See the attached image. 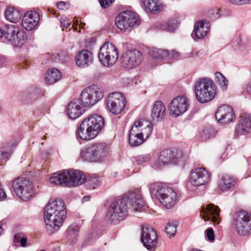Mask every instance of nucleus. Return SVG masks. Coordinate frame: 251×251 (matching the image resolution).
Masks as SVG:
<instances>
[{"mask_svg": "<svg viewBox=\"0 0 251 251\" xmlns=\"http://www.w3.org/2000/svg\"><path fill=\"white\" fill-rule=\"evenodd\" d=\"M16 145L14 142H6L4 144L0 151V159H4L11 156Z\"/></svg>", "mask_w": 251, "mask_h": 251, "instance_id": "obj_36", "label": "nucleus"}, {"mask_svg": "<svg viewBox=\"0 0 251 251\" xmlns=\"http://www.w3.org/2000/svg\"><path fill=\"white\" fill-rule=\"evenodd\" d=\"M27 239L25 237H21L20 242L22 247H25L26 244Z\"/></svg>", "mask_w": 251, "mask_h": 251, "instance_id": "obj_58", "label": "nucleus"}, {"mask_svg": "<svg viewBox=\"0 0 251 251\" xmlns=\"http://www.w3.org/2000/svg\"><path fill=\"white\" fill-rule=\"evenodd\" d=\"M187 157L181 151L174 149H165L162 151L158 156V163L160 166L169 164L183 165Z\"/></svg>", "mask_w": 251, "mask_h": 251, "instance_id": "obj_7", "label": "nucleus"}, {"mask_svg": "<svg viewBox=\"0 0 251 251\" xmlns=\"http://www.w3.org/2000/svg\"><path fill=\"white\" fill-rule=\"evenodd\" d=\"M129 210L123 196L113 201L109 206L107 217L114 225L118 224L127 215Z\"/></svg>", "mask_w": 251, "mask_h": 251, "instance_id": "obj_6", "label": "nucleus"}, {"mask_svg": "<svg viewBox=\"0 0 251 251\" xmlns=\"http://www.w3.org/2000/svg\"><path fill=\"white\" fill-rule=\"evenodd\" d=\"M109 153L110 147L106 143H95L83 149L80 152V157L87 162H98L106 159Z\"/></svg>", "mask_w": 251, "mask_h": 251, "instance_id": "obj_3", "label": "nucleus"}, {"mask_svg": "<svg viewBox=\"0 0 251 251\" xmlns=\"http://www.w3.org/2000/svg\"><path fill=\"white\" fill-rule=\"evenodd\" d=\"M143 4L146 10L154 13L160 10L162 4L159 0H144Z\"/></svg>", "mask_w": 251, "mask_h": 251, "instance_id": "obj_33", "label": "nucleus"}, {"mask_svg": "<svg viewBox=\"0 0 251 251\" xmlns=\"http://www.w3.org/2000/svg\"><path fill=\"white\" fill-rule=\"evenodd\" d=\"M104 126L102 116L97 114L89 116L81 123L77 130V136L82 140H90L98 135Z\"/></svg>", "mask_w": 251, "mask_h": 251, "instance_id": "obj_2", "label": "nucleus"}, {"mask_svg": "<svg viewBox=\"0 0 251 251\" xmlns=\"http://www.w3.org/2000/svg\"><path fill=\"white\" fill-rule=\"evenodd\" d=\"M103 97V91L96 85L86 87L81 92L79 100L81 105L89 107L95 105Z\"/></svg>", "mask_w": 251, "mask_h": 251, "instance_id": "obj_8", "label": "nucleus"}, {"mask_svg": "<svg viewBox=\"0 0 251 251\" xmlns=\"http://www.w3.org/2000/svg\"><path fill=\"white\" fill-rule=\"evenodd\" d=\"M195 93L197 100L204 103L214 98L216 94V86L210 79L202 78L196 83Z\"/></svg>", "mask_w": 251, "mask_h": 251, "instance_id": "obj_5", "label": "nucleus"}, {"mask_svg": "<svg viewBox=\"0 0 251 251\" xmlns=\"http://www.w3.org/2000/svg\"><path fill=\"white\" fill-rule=\"evenodd\" d=\"M42 94L40 88L37 87H32L29 89V97L32 100H35L39 98Z\"/></svg>", "mask_w": 251, "mask_h": 251, "instance_id": "obj_42", "label": "nucleus"}, {"mask_svg": "<svg viewBox=\"0 0 251 251\" xmlns=\"http://www.w3.org/2000/svg\"><path fill=\"white\" fill-rule=\"evenodd\" d=\"M143 60L142 53L137 50H128L124 52L121 58V63L122 67L130 69L139 65Z\"/></svg>", "mask_w": 251, "mask_h": 251, "instance_id": "obj_15", "label": "nucleus"}, {"mask_svg": "<svg viewBox=\"0 0 251 251\" xmlns=\"http://www.w3.org/2000/svg\"><path fill=\"white\" fill-rule=\"evenodd\" d=\"M4 37V28L2 29L0 28V38Z\"/></svg>", "mask_w": 251, "mask_h": 251, "instance_id": "obj_63", "label": "nucleus"}, {"mask_svg": "<svg viewBox=\"0 0 251 251\" xmlns=\"http://www.w3.org/2000/svg\"><path fill=\"white\" fill-rule=\"evenodd\" d=\"M189 102L184 96H178L175 98L170 102L169 108L170 114L175 117H178L188 109Z\"/></svg>", "mask_w": 251, "mask_h": 251, "instance_id": "obj_17", "label": "nucleus"}, {"mask_svg": "<svg viewBox=\"0 0 251 251\" xmlns=\"http://www.w3.org/2000/svg\"><path fill=\"white\" fill-rule=\"evenodd\" d=\"M60 53L54 54L51 56V59L55 62L59 61Z\"/></svg>", "mask_w": 251, "mask_h": 251, "instance_id": "obj_60", "label": "nucleus"}, {"mask_svg": "<svg viewBox=\"0 0 251 251\" xmlns=\"http://www.w3.org/2000/svg\"><path fill=\"white\" fill-rule=\"evenodd\" d=\"M50 180L51 183L67 186V177L65 174V170L61 173H55L52 174Z\"/></svg>", "mask_w": 251, "mask_h": 251, "instance_id": "obj_35", "label": "nucleus"}, {"mask_svg": "<svg viewBox=\"0 0 251 251\" xmlns=\"http://www.w3.org/2000/svg\"><path fill=\"white\" fill-rule=\"evenodd\" d=\"M75 60L78 67L86 68L93 63V55L92 53L88 50H82L77 53Z\"/></svg>", "mask_w": 251, "mask_h": 251, "instance_id": "obj_24", "label": "nucleus"}, {"mask_svg": "<svg viewBox=\"0 0 251 251\" xmlns=\"http://www.w3.org/2000/svg\"><path fill=\"white\" fill-rule=\"evenodd\" d=\"M85 25V23L81 22L79 24V27H80V28H83Z\"/></svg>", "mask_w": 251, "mask_h": 251, "instance_id": "obj_64", "label": "nucleus"}, {"mask_svg": "<svg viewBox=\"0 0 251 251\" xmlns=\"http://www.w3.org/2000/svg\"><path fill=\"white\" fill-rule=\"evenodd\" d=\"M68 4L64 1H59L57 3L56 6L57 8L61 10H64L65 9H67Z\"/></svg>", "mask_w": 251, "mask_h": 251, "instance_id": "obj_54", "label": "nucleus"}, {"mask_svg": "<svg viewBox=\"0 0 251 251\" xmlns=\"http://www.w3.org/2000/svg\"><path fill=\"white\" fill-rule=\"evenodd\" d=\"M217 131L212 127H206L200 133V139L201 141H206L215 137Z\"/></svg>", "mask_w": 251, "mask_h": 251, "instance_id": "obj_40", "label": "nucleus"}, {"mask_svg": "<svg viewBox=\"0 0 251 251\" xmlns=\"http://www.w3.org/2000/svg\"><path fill=\"white\" fill-rule=\"evenodd\" d=\"M246 91L249 95H251V81L248 84Z\"/></svg>", "mask_w": 251, "mask_h": 251, "instance_id": "obj_61", "label": "nucleus"}, {"mask_svg": "<svg viewBox=\"0 0 251 251\" xmlns=\"http://www.w3.org/2000/svg\"><path fill=\"white\" fill-rule=\"evenodd\" d=\"M151 56L156 62H160L163 59L166 58V55L168 54V50H162L155 48L151 49L149 52Z\"/></svg>", "mask_w": 251, "mask_h": 251, "instance_id": "obj_34", "label": "nucleus"}, {"mask_svg": "<svg viewBox=\"0 0 251 251\" xmlns=\"http://www.w3.org/2000/svg\"><path fill=\"white\" fill-rule=\"evenodd\" d=\"M150 191L151 195L158 199L167 209H171L175 205L176 194L172 189L161 183L156 182L150 185Z\"/></svg>", "mask_w": 251, "mask_h": 251, "instance_id": "obj_4", "label": "nucleus"}, {"mask_svg": "<svg viewBox=\"0 0 251 251\" xmlns=\"http://www.w3.org/2000/svg\"><path fill=\"white\" fill-rule=\"evenodd\" d=\"M122 196L126 204H129L128 209L131 211L140 210L145 205V201L139 189L134 190Z\"/></svg>", "mask_w": 251, "mask_h": 251, "instance_id": "obj_16", "label": "nucleus"}, {"mask_svg": "<svg viewBox=\"0 0 251 251\" xmlns=\"http://www.w3.org/2000/svg\"><path fill=\"white\" fill-rule=\"evenodd\" d=\"M220 208L210 203L201 207L200 216L205 221L211 220L214 224H218L220 223Z\"/></svg>", "mask_w": 251, "mask_h": 251, "instance_id": "obj_19", "label": "nucleus"}, {"mask_svg": "<svg viewBox=\"0 0 251 251\" xmlns=\"http://www.w3.org/2000/svg\"><path fill=\"white\" fill-rule=\"evenodd\" d=\"M134 125H137V128L143 138L144 136L147 138L152 132L151 123L144 119H140L136 121Z\"/></svg>", "mask_w": 251, "mask_h": 251, "instance_id": "obj_30", "label": "nucleus"}, {"mask_svg": "<svg viewBox=\"0 0 251 251\" xmlns=\"http://www.w3.org/2000/svg\"><path fill=\"white\" fill-rule=\"evenodd\" d=\"M65 174L67 177V186L75 187L82 184L84 183L85 176L78 170H65Z\"/></svg>", "mask_w": 251, "mask_h": 251, "instance_id": "obj_22", "label": "nucleus"}, {"mask_svg": "<svg viewBox=\"0 0 251 251\" xmlns=\"http://www.w3.org/2000/svg\"><path fill=\"white\" fill-rule=\"evenodd\" d=\"M205 55V53L202 50L200 51H196L193 50L191 52L186 53L184 56L183 58H199L201 59Z\"/></svg>", "mask_w": 251, "mask_h": 251, "instance_id": "obj_43", "label": "nucleus"}, {"mask_svg": "<svg viewBox=\"0 0 251 251\" xmlns=\"http://www.w3.org/2000/svg\"><path fill=\"white\" fill-rule=\"evenodd\" d=\"M43 213L47 228L58 230L67 214L64 201L61 199H56L49 202L45 207Z\"/></svg>", "mask_w": 251, "mask_h": 251, "instance_id": "obj_1", "label": "nucleus"}, {"mask_svg": "<svg viewBox=\"0 0 251 251\" xmlns=\"http://www.w3.org/2000/svg\"><path fill=\"white\" fill-rule=\"evenodd\" d=\"M179 24V22L177 18L173 17L167 22L162 24L161 27L163 30L173 32L177 28Z\"/></svg>", "mask_w": 251, "mask_h": 251, "instance_id": "obj_38", "label": "nucleus"}, {"mask_svg": "<svg viewBox=\"0 0 251 251\" xmlns=\"http://www.w3.org/2000/svg\"><path fill=\"white\" fill-rule=\"evenodd\" d=\"M90 199V197L89 196H85L82 199V201L83 202L84 201H89Z\"/></svg>", "mask_w": 251, "mask_h": 251, "instance_id": "obj_62", "label": "nucleus"}, {"mask_svg": "<svg viewBox=\"0 0 251 251\" xmlns=\"http://www.w3.org/2000/svg\"><path fill=\"white\" fill-rule=\"evenodd\" d=\"M207 14L209 18L212 20L218 19L221 15V13L216 7L210 9L208 11Z\"/></svg>", "mask_w": 251, "mask_h": 251, "instance_id": "obj_46", "label": "nucleus"}, {"mask_svg": "<svg viewBox=\"0 0 251 251\" xmlns=\"http://www.w3.org/2000/svg\"><path fill=\"white\" fill-rule=\"evenodd\" d=\"M234 184L235 180L233 178L225 176L221 178L218 187L221 191H225L233 187Z\"/></svg>", "mask_w": 251, "mask_h": 251, "instance_id": "obj_37", "label": "nucleus"}, {"mask_svg": "<svg viewBox=\"0 0 251 251\" xmlns=\"http://www.w3.org/2000/svg\"><path fill=\"white\" fill-rule=\"evenodd\" d=\"M166 116V108L160 100L155 101L151 110V117L154 122L161 121Z\"/></svg>", "mask_w": 251, "mask_h": 251, "instance_id": "obj_26", "label": "nucleus"}, {"mask_svg": "<svg viewBox=\"0 0 251 251\" xmlns=\"http://www.w3.org/2000/svg\"><path fill=\"white\" fill-rule=\"evenodd\" d=\"M79 100L74 99L68 104L67 113L70 119H75L82 114Z\"/></svg>", "mask_w": 251, "mask_h": 251, "instance_id": "obj_28", "label": "nucleus"}, {"mask_svg": "<svg viewBox=\"0 0 251 251\" xmlns=\"http://www.w3.org/2000/svg\"><path fill=\"white\" fill-rule=\"evenodd\" d=\"M67 56L66 55L65 52H61L60 53V58H59V61L63 62L66 59Z\"/></svg>", "mask_w": 251, "mask_h": 251, "instance_id": "obj_57", "label": "nucleus"}, {"mask_svg": "<svg viewBox=\"0 0 251 251\" xmlns=\"http://www.w3.org/2000/svg\"><path fill=\"white\" fill-rule=\"evenodd\" d=\"M166 58L169 60L174 59H183V56H179V53L178 52L175 50H168V54L166 55Z\"/></svg>", "mask_w": 251, "mask_h": 251, "instance_id": "obj_47", "label": "nucleus"}, {"mask_svg": "<svg viewBox=\"0 0 251 251\" xmlns=\"http://www.w3.org/2000/svg\"><path fill=\"white\" fill-rule=\"evenodd\" d=\"M235 117L232 107L226 105L220 106L215 113L216 119L218 123L221 124H229L233 121Z\"/></svg>", "mask_w": 251, "mask_h": 251, "instance_id": "obj_21", "label": "nucleus"}, {"mask_svg": "<svg viewBox=\"0 0 251 251\" xmlns=\"http://www.w3.org/2000/svg\"><path fill=\"white\" fill-rule=\"evenodd\" d=\"M228 1L231 4L237 5L251 4V0H228Z\"/></svg>", "mask_w": 251, "mask_h": 251, "instance_id": "obj_49", "label": "nucleus"}, {"mask_svg": "<svg viewBox=\"0 0 251 251\" xmlns=\"http://www.w3.org/2000/svg\"><path fill=\"white\" fill-rule=\"evenodd\" d=\"M120 81L122 84L126 86L133 85L134 82L132 79H130L129 78L127 77L121 78Z\"/></svg>", "mask_w": 251, "mask_h": 251, "instance_id": "obj_50", "label": "nucleus"}, {"mask_svg": "<svg viewBox=\"0 0 251 251\" xmlns=\"http://www.w3.org/2000/svg\"><path fill=\"white\" fill-rule=\"evenodd\" d=\"M60 23L62 25L66 28H68L70 26L71 22L70 19H67L66 17H61L60 18Z\"/></svg>", "mask_w": 251, "mask_h": 251, "instance_id": "obj_51", "label": "nucleus"}, {"mask_svg": "<svg viewBox=\"0 0 251 251\" xmlns=\"http://www.w3.org/2000/svg\"><path fill=\"white\" fill-rule=\"evenodd\" d=\"M228 81L226 78V80H222L218 84L220 86L221 88L223 90H226L227 87Z\"/></svg>", "mask_w": 251, "mask_h": 251, "instance_id": "obj_55", "label": "nucleus"}, {"mask_svg": "<svg viewBox=\"0 0 251 251\" xmlns=\"http://www.w3.org/2000/svg\"><path fill=\"white\" fill-rule=\"evenodd\" d=\"M4 15L8 21L12 23H17L20 20L22 14L18 10L8 7L5 10Z\"/></svg>", "mask_w": 251, "mask_h": 251, "instance_id": "obj_31", "label": "nucleus"}, {"mask_svg": "<svg viewBox=\"0 0 251 251\" xmlns=\"http://www.w3.org/2000/svg\"><path fill=\"white\" fill-rule=\"evenodd\" d=\"M115 24L121 30L128 31L134 26L139 25V16L131 11H123L116 17Z\"/></svg>", "mask_w": 251, "mask_h": 251, "instance_id": "obj_10", "label": "nucleus"}, {"mask_svg": "<svg viewBox=\"0 0 251 251\" xmlns=\"http://www.w3.org/2000/svg\"><path fill=\"white\" fill-rule=\"evenodd\" d=\"M151 158L150 153H145L137 155L135 157V161L138 164H142L148 162Z\"/></svg>", "mask_w": 251, "mask_h": 251, "instance_id": "obj_44", "label": "nucleus"}, {"mask_svg": "<svg viewBox=\"0 0 251 251\" xmlns=\"http://www.w3.org/2000/svg\"><path fill=\"white\" fill-rule=\"evenodd\" d=\"M6 197L5 192L2 188V185L0 183V201L4 200Z\"/></svg>", "mask_w": 251, "mask_h": 251, "instance_id": "obj_56", "label": "nucleus"}, {"mask_svg": "<svg viewBox=\"0 0 251 251\" xmlns=\"http://www.w3.org/2000/svg\"><path fill=\"white\" fill-rule=\"evenodd\" d=\"M61 77L60 71L54 68L49 69L46 74L45 80L47 83L53 84L58 81Z\"/></svg>", "mask_w": 251, "mask_h": 251, "instance_id": "obj_32", "label": "nucleus"}, {"mask_svg": "<svg viewBox=\"0 0 251 251\" xmlns=\"http://www.w3.org/2000/svg\"><path fill=\"white\" fill-rule=\"evenodd\" d=\"M4 37L12 45L16 47L24 45L27 37L23 30L12 25H6L4 27Z\"/></svg>", "mask_w": 251, "mask_h": 251, "instance_id": "obj_9", "label": "nucleus"}, {"mask_svg": "<svg viewBox=\"0 0 251 251\" xmlns=\"http://www.w3.org/2000/svg\"><path fill=\"white\" fill-rule=\"evenodd\" d=\"M141 240L144 246L149 250H154L157 243L156 231L148 226H142Z\"/></svg>", "mask_w": 251, "mask_h": 251, "instance_id": "obj_18", "label": "nucleus"}, {"mask_svg": "<svg viewBox=\"0 0 251 251\" xmlns=\"http://www.w3.org/2000/svg\"><path fill=\"white\" fill-rule=\"evenodd\" d=\"M21 235L19 233H17L14 235V242L19 243L21 239Z\"/></svg>", "mask_w": 251, "mask_h": 251, "instance_id": "obj_59", "label": "nucleus"}, {"mask_svg": "<svg viewBox=\"0 0 251 251\" xmlns=\"http://www.w3.org/2000/svg\"><path fill=\"white\" fill-rule=\"evenodd\" d=\"M214 75L215 81L218 84L222 80H226V77L220 72H216Z\"/></svg>", "mask_w": 251, "mask_h": 251, "instance_id": "obj_53", "label": "nucleus"}, {"mask_svg": "<svg viewBox=\"0 0 251 251\" xmlns=\"http://www.w3.org/2000/svg\"><path fill=\"white\" fill-rule=\"evenodd\" d=\"M40 20V16L35 11L27 12L22 19L23 27L26 30L31 31L37 25Z\"/></svg>", "mask_w": 251, "mask_h": 251, "instance_id": "obj_23", "label": "nucleus"}, {"mask_svg": "<svg viewBox=\"0 0 251 251\" xmlns=\"http://www.w3.org/2000/svg\"><path fill=\"white\" fill-rule=\"evenodd\" d=\"M13 188L17 196L24 201H28L33 194L32 183L24 177H17L13 180Z\"/></svg>", "mask_w": 251, "mask_h": 251, "instance_id": "obj_11", "label": "nucleus"}, {"mask_svg": "<svg viewBox=\"0 0 251 251\" xmlns=\"http://www.w3.org/2000/svg\"><path fill=\"white\" fill-rule=\"evenodd\" d=\"M144 139L141 135L137 125H133L128 135V143L131 147H137L143 143Z\"/></svg>", "mask_w": 251, "mask_h": 251, "instance_id": "obj_29", "label": "nucleus"}, {"mask_svg": "<svg viewBox=\"0 0 251 251\" xmlns=\"http://www.w3.org/2000/svg\"><path fill=\"white\" fill-rule=\"evenodd\" d=\"M118 52L116 47L111 43H105L100 48L99 59L106 67L112 66L117 61Z\"/></svg>", "mask_w": 251, "mask_h": 251, "instance_id": "obj_12", "label": "nucleus"}, {"mask_svg": "<svg viewBox=\"0 0 251 251\" xmlns=\"http://www.w3.org/2000/svg\"><path fill=\"white\" fill-rule=\"evenodd\" d=\"M114 0H99L100 4L101 7L106 8L108 7Z\"/></svg>", "mask_w": 251, "mask_h": 251, "instance_id": "obj_52", "label": "nucleus"}, {"mask_svg": "<svg viewBox=\"0 0 251 251\" xmlns=\"http://www.w3.org/2000/svg\"><path fill=\"white\" fill-rule=\"evenodd\" d=\"M251 132V115L242 117L239 124L236 127V135H246Z\"/></svg>", "mask_w": 251, "mask_h": 251, "instance_id": "obj_27", "label": "nucleus"}, {"mask_svg": "<svg viewBox=\"0 0 251 251\" xmlns=\"http://www.w3.org/2000/svg\"><path fill=\"white\" fill-rule=\"evenodd\" d=\"M206 237L210 242H213L215 239L214 230L212 228H208L205 231Z\"/></svg>", "mask_w": 251, "mask_h": 251, "instance_id": "obj_48", "label": "nucleus"}, {"mask_svg": "<svg viewBox=\"0 0 251 251\" xmlns=\"http://www.w3.org/2000/svg\"><path fill=\"white\" fill-rule=\"evenodd\" d=\"M85 186L88 189H94L97 186H98L100 184V181L95 175L91 176H85Z\"/></svg>", "mask_w": 251, "mask_h": 251, "instance_id": "obj_39", "label": "nucleus"}, {"mask_svg": "<svg viewBox=\"0 0 251 251\" xmlns=\"http://www.w3.org/2000/svg\"><path fill=\"white\" fill-rule=\"evenodd\" d=\"M67 238L71 243H75L78 235V227L77 226H70L67 230Z\"/></svg>", "mask_w": 251, "mask_h": 251, "instance_id": "obj_41", "label": "nucleus"}, {"mask_svg": "<svg viewBox=\"0 0 251 251\" xmlns=\"http://www.w3.org/2000/svg\"><path fill=\"white\" fill-rule=\"evenodd\" d=\"M210 23L205 20H201L196 23L194 25V29L191 34L192 37L195 40V36L197 39H202L208 33L210 28Z\"/></svg>", "mask_w": 251, "mask_h": 251, "instance_id": "obj_25", "label": "nucleus"}, {"mask_svg": "<svg viewBox=\"0 0 251 251\" xmlns=\"http://www.w3.org/2000/svg\"><path fill=\"white\" fill-rule=\"evenodd\" d=\"M108 110L115 115L120 114L126 105V99L119 92H114L109 94L106 99Z\"/></svg>", "mask_w": 251, "mask_h": 251, "instance_id": "obj_14", "label": "nucleus"}, {"mask_svg": "<svg viewBox=\"0 0 251 251\" xmlns=\"http://www.w3.org/2000/svg\"><path fill=\"white\" fill-rule=\"evenodd\" d=\"M209 180V174L204 168H197L191 172L190 182L195 186L203 185L208 182Z\"/></svg>", "mask_w": 251, "mask_h": 251, "instance_id": "obj_20", "label": "nucleus"}, {"mask_svg": "<svg viewBox=\"0 0 251 251\" xmlns=\"http://www.w3.org/2000/svg\"><path fill=\"white\" fill-rule=\"evenodd\" d=\"M165 231L169 236H174L176 232V226L171 223H168L165 227Z\"/></svg>", "mask_w": 251, "mask_h": 251, "instance_id": "obj_45", "label": "nucleus"}, {"mask_svg": "<svg viewBox=\"0 0 251 251\" xmlns=\"http://www.w3.org/2000/svg\"><path fill=\"white\" fill-rule=\"evenodd\" d=\"M234 227L241 235H246L251 232V215L245 211L237 212L233 220Z\"/></svg>", "mask_w": 251, "mask_h": 251, "instance_id": "obj_13", "label": "nucleus"}]
</instances>
